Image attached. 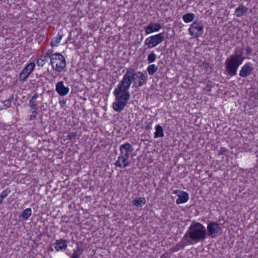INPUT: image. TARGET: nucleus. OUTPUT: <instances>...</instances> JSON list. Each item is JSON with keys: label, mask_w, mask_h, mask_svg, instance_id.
Returning a JSON list of instances; mask_svg holds the SVG:
<instances>
[{"label": "nucleus", "mask_w": 258, "mask_h": 258, "mask_svg": "<svg viewBox=\"0 0 258 258\" xmlns=\"http://www.w3.org/2000/svg\"><path fill=\"white\" fill-rule=\"evenodd\" d=\"M147 77L143 72H135L133 68H127L121 81L113 91L115 100L112 104L113 109L121 112L126 106L130 98L128 89L133 82L134 87L139 88L147 83Z\"/></svg>", "instance_id": "obj_1"}, {"label": "nucleus", "mask_w": 258, "mask_h": 258, "mask_svg": "<svg viewBox=\"0 0 258 258\" xmlns=\"http://www.w3.org/2000/svg\"><path fill=\"white\" fill-rule=\"evenodd\" d=\"M206 238V228L202 224L197 222L191 224L182 237V240L174 248V251L183 248L185 245L204 241Z\"/></svg>", "instance_id": "obj_2"}, {"label": "nucleus", "mask_w": 258, "mask_h": 258, "mask_svg": "<svg viewBox=\"0 0 258 258\" xmlns=\"http://www.w3.org/2000/svg\"><path fill=\"white\" fill-rule=\"evenodd\" d=\"M48 55L50 59L52 69L58 73L62 72L66 67V61L64 56L59 53H53L52 50L48 51Z\"/></svg>", "instance_id": "obj_3"}, {"label": "nucleus", "mask_w": 258, "mask_h": 258, "mask_svg": "<svg viewBox=\"0 0 258 258\" xmlns=\"http://www.w3.org/2000/svg\"><path fill=\"white\" fill-rule=\"evenodd\" d=\"M240 55L241 53L226 59L225 71L228 75L233 76L236 74L237 70L240 64Z\"/></svg>", "instance_id": "obj_4"}, {"label": "nucleus", "mask_w": 258, "mask_h": 258, "mask_svg": "<svg viewBox=\"0 0 258 258\" xmlns=\"http://www.w3.org/2000/svg\"><path fill=\"white\" fill-rule=\"evenodd\" d=\"M164 34V32H162L147 38L145 41V44L148 48L156 47L163 41L165 39Z\"/></svg>", "instance_id": "obj_5"}, {"label": "nucleus", "mask_w": 258, "mask_h": 258, "mask_svg": "<svg viewBox=\"0 0 258 258\" xmlns=\"http://www.w3.org/2000/svg\"><path fill=\"white\" fill-rule=\"evenodd\" d=\"M207 237L214 238L218 237L222 232V227L217 222H210L207 226Z\"/></svg>", "instance_id": "obj_6"}, {"label": "nucleus", "mask_w": 258, "mask_h": 258, "mask_svg": "<svg viewBox=\"0 0 258 258\" xmlns=\"http://www.w3.org/2000/svg\"><path fill=\"white\" fill-rule=\"evenodd\" d=\"M189 34L194 38L201 36L204 32V25L202 21H194L188 28Z\"/></svg>", "instance_id": "obj_7"}, {"label": "nucleus", "mask_w": 258, "mask_h": 258, "mask_svg": "<svg viewBox=\"0 0 258 258\" xmlns=\"http://www.w3.org/2000/svg\"><path fill=\"white\" fill-rule=\"evenodd\" d=\"M35 66V63L34 62H30L27 63L21 71L19 77V80L22 82H25L34 70Z\"/></svg>", "instance_id": "obj_8"}, {"label": "nucleus", "mask_w": 258, "mask_h": 258, "mask_svg": "<svg viewBox=\"0 0 258 258\" xmlns=\"http://www.w3.org/2000/svg\"><path fill=\"white\" fill-rule=\"evenodd\" d=\"M128 158V156L120 154L117 160L114 163L115 166L121 168H126L131 164V162L129 161Z\"/></svg>", "instance_id": "obj_9"}, {"label": "nucleus", "mask_w": 258, "mask_h": 258, "mask_svg": "<svg viewBox=\"0 0 258 258\" xmlns=\"http://www.w3.org/2000/svg\"><path fill=\"white\" fill-rule=\"evenodd\" d=\"M173 193L177 195L178 197L176 201V203L178 205L185 203L189 200V195L185 191L180 190H175L173 191Z\"/></svg>", "instance_id": "obj_10"}, {"label": "nucleus", "mask_w": 258, "mask_h": 258, "mask_svg": "<svg viewBox=\"0 0 258 258\" xmlns=\"http://www.w3.org/2000/svg\"><path fill=\"white\" fill-rule=\"evenodd\" d=\"M55 91L60 96H64L69 93L70 89L64 85L63 81H60L56 84Z\"/></svg>", "instance_id": "obj_11"}, {"label": "nucleus", "mask_w": 258, "mask_h": 258, "mask_svg": "<svg viewBox=\"0 0 258 258\" xmlns=\"http://www.w3.org/2000/svg\"><path fill=\"white\" fill-rule=\"evenodd\" d=\"M162 28L161 25L158 23H150L145 28L146 35L159 31Z\"/></svg>", "instance_id": "obj_12"}, {"label": "nucleus", "mask_w": 258, "mask_h": 258, "mask_svg": "<svg viewBox=\"0 0 258 258\" xmlns=\"http://www.w3.org/2000/svg\"><path fill=\"white\" fill-rule=\"evenodd\" d=\"M54 247L57 252L63 251L68 247V242L64 239H58L54 242Z\"/></svg>", "instance_id": "obj_13"}, {"label": "nucleus", "mask_w": 258, "mask_h": 258, "mask_svg": "<svg viewBox=\"0 0 258 258\" xmlns=\"http://www.w3.org/2000/svg\"><path fill=\"white\" fill-rule=\"evenodd\" d=\"M120 154L130 156V154L134 150L131 144L128 143H124L120 146Z\"/></svg>", "instance_id": "obj_14"}, {"label": "nucleus", "mask_w": 258, "mask_h": 258, "mask_svg": "<svg viewBox=\"0 0 258 258\" xmlns=\"http://www.w3.org/2000/svg\"><path fill=\"white\" fill-rule=\"evenodd\" d=\"M253 65L250 62L246 63L243 66V77L250 75L253 71Z\"/></svg>", "instance_id": "obj_15"}, {"label": "nucleus", "mask_w": 258, "mask_h": 258, "mask_svg": "<svg viewBox=\"0 0 258 258\" xmlns=\"http://www.w3.org/2000/svg\"><path fill=\"white\" fill-rule=\"evenodd\" d=\"M164 134L163 127L160 125L158 124L155 127V132L154 133V138H162L164 137Z\"/></svg>", "instance_id": "obj_16"}, {"label": "nucleus", "mask_w": 258, "mask_h": 258, "mask_svg": "<svg viewBox=\"0 0 258 258\" xmlns=\"http://www.w3.org/2000/svg\"><path fill=\"white\" fill-rule=\"evenodd\" d=\"M146 203V201L144 197L136 198L133 201V204L136 207H142Z\"/></svg>", "instance_id": "obj_17"}, {"label": "nucleus", "mask_w": 258, "mask_h": 258, "mask_svg": "<svg viewBox=\"0 0 258 258\" xmlns=\"http://www.w3.org/2000/svg\"><path fill=\"white\" fill-rule=\"evenodd\" d=\"M195 18V15L194 13H188L182 16V19L185 23L192 22Z\"/></svg>", "instance_id": "obj_18"}, {"label": "nucleus", "mask_w": 258, "mask_h": 258, "mask_svg": "<svg viewBox=\"0 0 258 258\" xmlns=\"http://www.w3.org/2000/svg\"><path fill=\"white\" fill-rule=\"evenodd\" d=\"M63 37V34L62 32H59L57 35L51 41L52 46H57Z\"/></svg>", "instance_id": "obj_19"}, {"label": "nucleus", "mask_w": 258, "mask_h": 258, "mask_svg": "<svg viewBox=\"0 0 258 258\" xmlns=\"http://www.w3.org/2000/svg\"><path fill=\"white\" fill-rule=\"evenodd\" d=\"M83 250L82 248L78 246L73 250V252L71 258H79L83 253Z\"/></svg>", "instance_id": "obj_20"}, {"label": "nucleus", "mask_w": 258, "mask_h": 258, "mask_svg": "<svg viewBox=\"0 0 258 258\" xmlns=\"http://www.w3.org/2000/svg\"><path fill=\"white\" fill-rule=\"evenodd\" d=\"M32 214V210L31 208H28L24 210L21 215V217L22 218L23 220H27Z\"/></svg>", "instance_id": "obj_21"}, {"label": "nucleus", "mask_w": 258, "mask_h": 258, "mask_svg": "<svg viewBox=\"0 0 258 258\" xmlns=\"http://www.w3.org/2000/svg\"><path fill=\"white\" fill-rule=\"evenodd\" d=\"M158 69V67L155 64L149 65L147 69V71L150 75H153Z\"/></svg>", "instance_id": "obj_22"}, {"label": "nucleus", "mask_w": 258, "mask_h": 258, "mask_svg": "<svg viewBox=\"0 0 258 258\" xmlns=\"http://www.w3.org/2000/svg\"><path fill=\"white\" fill-rule=\"evenodd\" d=\"M49 58L48 55V51L46 53V54L44 56H42L37 60V64L39 66H43L45 63V62L47 61V59Z\"/></svg>", "instance_id": "obj_23"}, {"label": "nucleus", "mask_w": 258, "mask_h": 258, "mask_svg": "<svg viewBox=\"0 0 258 258\" xmlns=\"http://www.w3.org/2000/svg\"><path fill=\"white\" fill-rule=\"evenodd\" d=\"M11 190L9 188H7L3 191L0 194V204L2 203L3 200L10 193Z\"/></svg>", "instance_id": "obj_24"}, {"label": "nucleus", "mask_w": 258, "mask_h": 258, "mask_svg": "<svg viewBox=\"0 0 258 258\" xmlns=\"http://www.w3.org/2000/svg\"><path fill=\"white\" fill-rule=\"evenodd\" d=\"M156 55L154 51H152L148 56L147 60L149 63H152L155 61Z\"/></svg>", "instance_id": "obj_25"}, {"label": "nucleus", "mask_w": 258, "mask_h": 258, "mask_svg": "<svg viewBox=\"0 0 258 258\" xmlns=\"http://www.w3.org/2000/svg\"><path fill=\"white\" fill-rule=\"evenodd\" d=\"M29 105L30 106L31 108L32 109V111H37L38 110V107L37 106L38 104L35 101L30 100L29 102Z\"/></svg>", "instance_id": "obj_26"}, {"label": "nucleus", "mask_w": 258, "mask_h": 258, "mask_svg": "<svg viewBox=\"0 0 258 258\" xmlns=\"http://www.w3.org/2000/svg\"><path fill=\"white\" fill-rule=\"evenodd\" d=\"M12 99H8L3 102V106L5 109L9 108L11 106Z\"/></svg>", "instance_id": "obj_27"}, {"label": "nucleus", "mask_w": 258, "mask_h": 258, "mask_svg": "<svg viewBox=\"0 0 258 258\" xmlns=\"http://www.w3.org/2000/svg\"><path fill=\"white\" fill-rule=\"evenodd\" d=\"M253 49L252 48L249 47H246V48L245 49V54L246 55V57H244L243 56V60L244 59V58H249V57H248V56L250 54H251L252 53V52L253 51Z\"/></svg>", "instance_id": "obj_28"}, {"label": "nucleus", "mask_w": 258, "mask_h": 258, "mask_svg": "<svg viewBox=\"0 0 258 258\" xmlns=\"http://www.w3.org/2000/svg\"><path fill=\"white\" fill-rule=\"evenodd\" d=\"M77 137V134L74 132H70L67 136L68 139L73 140L75 139Z\"/></svg>", "instance_id": "obj_29"}, {"label": "nucleus", "mask_w": 258, "mask_h": 258, "mask_svg": "<svg viewBox=\"0 0 258 258\" xmlns=\"http://www.w3.org/2000/svg\"><path fill=\"white\" fill-rule=\"evenodd\" d=\"M235 13L237 16H241L242 15V8H240V6H239L236 9Z\"/></svg>", "instance_id": "obj_30"}, {"label": "nucleus", "mask_w": 258, "mask_h": 258, "mask_svg": "<svg viewBox=\"0 0 258 258\" xmlns=\"http://www.w3.org/2000/svg\"><path fill=\"white\" fill-rule=\"evenodd\" d=\"M32 114L30 116L29 119L32 120L35 118L36 115L38 114V111H32Z\"/></svg>", "instance_id": "obj_31"}, {"label": "nucleus", "mask_w": 258, "mask_h": 258, "mask_svg": "<svg viewBox=\"0 0 258 258\" xmlns=\"http://www.w3.org/2000/svg\"><path fill=\"white\" fill-rule=\"evenodd\" d=\"M212 85L211 84H208L207 86L205 88L204 90L207 92H210L211 91Z\"/></svg>", "instance_id": "obj_32"}, {"label": "nucleus", "mask_w": 258, "mask_h": 258, "mask_svg": "<svg viewBox=\"0 0 258 258\" xmlns=\"http://www.w3.org/2000/svg\"><path fill=\"white\" fill-rule=\"evenodd\" d=\"M38 94L37 93H35L31 98L30 100L34 101V100L36 99L38 97Z\"/></svg>", "instance_id": "obj_33"}, {"label": "nucleus", "mask_w": 258, "mask_h": 258, "mask_svg": "<svg viewBox=\"0 0 258 258\" xmlns=\"http://www.w3.org/2000/svg\"><path fill=\"white\" fill-rule=\"evenodd\" d=\"M247 11V8L243 6V14Z\"/></svg>", "instance_id": "obj_34"}, {"label": "nucleus", "mask_w": 258, "mask_h": 258, "mask_svg": "<svg viewBox=\"0 0 258 258\" xmlns=\"http://www.w3.org/2000/svg\"><path fill=\"white\" fill-rule=\"evenodd\" d=\"M59 103H60L61 106L62 107L65 104L66 102L64 101H60Z\"/></svg>", "instance_id": "obj_35"}, {"label": "nucleus", "mask_w": 258, "mask_h": 258, "mask_svg": "<svg viewBox=\"0 0 258 258\" xmlns=\"http://www.w3.org/2000/svg\"><path fill=\"white\" fill-rule=\"evenodd\" d=\"M152 128V125H151V124H150V125H149V124L147 125V129L149 130V129H150V128Z\"/></svg>", "instance_id": "obj_36"}, {"label": "nucleus", "mask_w": 258, "mask_h": 258, "mask_svg": "<svg viewBox=\"0 0 258 258\" xmlns=\"http://www.w3.org/2000/svg\"><path fill=\"white\" fill-rule=\"evenodd\" d=\"M242 69L241 70H240L239 71V75L240 76H242Z\"/></svg>", "instance_id": "obj_37"}, {"label": "nucleus", "mask_w": 258, "mask_h": 258, "mask_svg": "<svg viewBox=\"0 0 258 258\" xmlns=\"http://www.w3.org/2000/svg\"><path fill=\"white\" fill-rule=\"evenodd\" d=\"M3 109H5L4 108V106H0V110H3Z\"/></svg>", "instance_id": "obj_38"}]
</instances>
